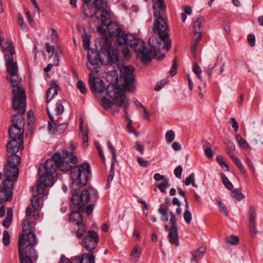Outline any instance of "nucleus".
I'll return each instance as SVG.
<instances>
[{
    "mask_svg": "<svg viewBox=\"0 0 263 263\" xmlns=\"http://www.w3.org/2000/svg\"><path fill=\"white\" fill-rule=\"evenodd\" d=\"M90 174V166L88 163L82 166L74 167L71 172L72 197L71 201L73 204L71 206L70 221L77 224L83 222L82 213L85 211V205L90 200L95 201L98 197L96 190L93 187L83 190L79 194L81 186L86 185Z\"/></svg>",
    "mask_w": 263,
    "mask_h": 263,
    "instance_id": "1",
    "label": "nucleus"
},
{
    "mask_svg": "<svg viewBox=\"0 0 263 263\" xmlns=\"http://www.w3.org/2000/svg\"><path fill=\"white\" fill-rule=\"evenodd\" d=\"M78 162L77 157L71 152L64 150L62 156L59 153H54L51 159H47L44 164H41L39 168V174L41 175V181L45 185H53L54 184L53 174L58 168L62 171L66 172L72 170L77 166H82L83 164L72 167L69 164H76Z\"/></svg>",
    "mask_w": 263,
    "mask_h": 263,
    "instance_id": "2",
    "label": "nucleus"
},
{
    "mask_svg": "<svg viewBox=\"0 0 263 263\" xmlns=\"http://www.w3.org/2000/svg\"><path fill=\"white\" fill-rule=\"evenodd\" d=\"M12 108L19 114L13 116L11 122L12 125L9 128V135L12 139L23 140L24 118L23 115L26 111V97L25 91L17 86L15 81L12 80Z\"/></svg>",
    "mask_w": 263,
    "mask_h": 263,
    "instance_id": "3",
    "label": "nucleus"
},
{
    "mask_svg": "<svg viewBox=\"0 0 263 263\" xmlns=\"http://www.w3.org/2000/svg\"><path fill=\"white\" fill-rule=\"evenodd\" d=\"M149 44L150 49L145 47V42L143 40L136 38L130 33L126 34L124 37L120 39V45H129L135 52L141 54V60L144 64L151 62L157 55L161 49L166 48L164 40L159 36L151 37Z\"/></svg>",
    "mask_w": 263,
    "mask_h": 263,
    "instance_id": "4",
    "label": "nucleus"
},
{
    "mask_svg": "<svg viewBox=\"0 0 263 263\" xmlns=\"http://www.w3.org/2000/svg\"><path fill=\"white\" fill-rule=\"evenodd\" d=\"M100 53L97 51L89 49L87 58L91 65H98L99 63L103 65L117 64L119 61V50L111 45L108 37L102 39L100 42Z\"/></svg>",
    "mask_w": 263,
    "mask_h": 263,
    "instance_id": "5",
    "label": "nucleus"
},
{
    "mask_svg": "<svg viewBox=\"0 0 263 263\" xmlns=\"http://www.w3.org/2000/svg\"><path fill=\"white\" fill-rule=\"evenodd\" d=\"M31 223L26 219L22 223V233L20 234L18 241V259H22L25 255L37 253L34 247L37 243L35 234L30 229Z\"/></svg>",
    "mask_w": 263,
    "mask_h": 263,
    "instance_id": "6",
    "label": "nucleus"
},
{
    "mask_svg": "<svg viewBox=\"0 0 263 263\" xmlns=\"http://www.w3.org/2000/svg\"><path fill=\"white\" fill-rule=\"evenodd\" d=\"M21 161L18 155L7 157V162L4 166L3 173H0V179H4V185L12 184L16 182L18 175V165Z\"/></svg>",
    "mask_w": 263,
    "mask_h": 263,
    "instance_id": "7",
    "label": "nucleus"
},
{
    "mask_svg": "<svg viewBox=\"0 0 263 263\" xmlns=\"http://www.w3.org/2000/svg\"><path fill=\"white\" fill-rule=\"evenodd\" d=\"M154 15L156 18L154 23L153 31L157 33L160 37L162 38L165 42L166 49L168 51L171 48L172 41L170 39L168 33L167 31L168 29V26L165 19L161 13L160 9L156 7H153Z\"/></svg>",
    "mask_w": 263,
    "mask_h": 263,
    "instance_id": "8",
    "label": "nucleus"
},
{
    "mask_svg": "<svg viewBox=\"0 0 263 263\" xmlns=\"http://www.w3.org/2000/svg\"><path fill=\"white\" fill-rule=\"evenodd\" d=\"M6 44L8 45V46L3 47V52L5 53L4 58L6 62L7 70L10 74L9 76L6 77V79L10 83L12 92L13 88L11 84L12 80L15 81L17 86L25 91L22 87L19 86L18 81L12 78V77L17 76L18 71L17 63L13 61L15 50L12 42H7Z\"/></svg>",
    "mask_w": 263,
    "mask_h": 263,
    "instance_id": "9",
    "label": "nucleus"
},
{
    "mask_svg": "<svg viewBox=\"0 0 263 263\" xmlns=\"http://www.w3.org/2000/svg\"><path fill=\"white\" fill-rule=\"evenodd\" d=\"M114 80H111L110 84L106 87L107 95L114 101L115 104L118 107L123 106L124 104L128 99L124 93L121 92L122 89L119 86L118 77L117 75L114 78Z\"/></svg>",
    "mask_w": 263,
    "mask_h": 263,
    "instance_id": "10",
    "label": "nucleus"
},
{
    "mask_svg": "<svg viewBox=\"0 0 263 263\" xmlns=\"http://www.w3.org/2000/svg\"><path fill=\"white\" fill-rule=\"evenodd\" d=\"M99 241V236L98 234L94 231L89 230L81 243L87 251L92 252L97 248Z\"/></svg>",
    "mask_w": 263,
    "mask_h": 263,
    "instance_id": "11",
    "label": "nucleus"
},
{
    "mask_svg": "<svg viewBox=\"0 0 263 263\" xmlns=\"http://www.w3.org/2000/svg\"><path fill=\"white\" fill-rule=\"evenodd\" d=\"M23 140L11 139V140L7 142L6 145V149L8 153L7 157L17 155L16 153L20 150H23Z\"/></svg>",
    "mask_w": 263,
    "mask_h": 263,
    "instance_id": "12",
    "label": "nucleus"
},
{
    "mask_svg": "<svg viewBox=\"0 0 263 263\" xmlns=\"http://www.w3.org/2000/svg\"><path fill=\"white\" fill-rule=\"evenodd\" d=\"M134 72V68L131 66H126L124 67V82L125 88L132 91L134 90V87L133 84L134 83L135 79L133 73Z\"/></svg>",
    "mask_w": 263,
    "mask_h": 263,
    "instance_id": "13",
    "label": "nucleus"
},
{
    "mask_svg": "<svg viewBox=\"0 0 263 263\" xmlns=\"http://www.w3.org/2000/svg\"><path fill=\"white\" fill-rule=\"evenodd\" d=\"M107 31L110 36L117 37V41L120 44V38H123L125 36L126 34L119 27L118 25L114 22H110L106 26Z\"/></svg>",
    "mask_w": 263,
    "mask_h": 263,
    "instance_id": "14",
    "label": "nucleus"
},
{
    "mask_svg": "<svg viewBox=\"0 0 263 263\" xmlns=\"http://www.w3.org/2000/svg\"><path fill=\"white\" fill-rule=\"evenodd\" d=\"M89 83L91 90L93 92H103L105 90L103 81L96 77L92 72L89 73Z\"/></svg>",
    "mask_w": 263,
    "mask_h": 263,
    "instance_id": "15",
    "label": "nucleus"
},
{
    "mask_svg": "<svg viewBox=\"0 0 263 263\" xmlns=\"http://www.w3.org/2000/svg\"><path fill=\"white\" fill-rule=\"evenodd\" d=\"M14 185L7 184L4 185L3 183V186H0V204L11 201L12 197V190Z\"/></svg>",
    "mask_w": 263,
    "mask_h": 263,
    "instance_id": "16",
    "label": "nucleus"
},
{
    "mask_svg": "<svg viewBox=\"0 0 263 263\" xmlns=\"http://www.w3.org/2000/svg\"><path fill=\"white\" fill-rule=\"evenodd\" d=\"M168 238L171 244L177 247L179 245L178 239V230L177 227L172 226L169 229Z\"/></svg>",
    "mask_w": 263,
    "mask_h": 263,
    "instance_id": "17",
    "label": "nucleus"
},
{
    "mask_svg": "<svg viewBox=\"0 0 263 263\" xmlns=\"http://www.w3.org/2000/svg\"><path fill=\"white\" fill-rule=\"evenodd\" d=\"M47 114L48 115V117L50 119V120L51 122L53 124L54 126H55V132L58 134H61L64 132V131L66 130V129L68 127V124L67 123H61V124H57L55 122V120L54 119L53 116L49 112L48 108L47 107Z\"/></svg>",
    "mask_w": 263,
    "mask_h": 263,
    "instance_id": "18",
    "label": "nucleus"
},
{
    "mask_svg": "<svg viewBox=\"0 0 263 263\" xmlns=\"http://www.w3.org/2000/svg\"><path fill=\"white\" fill-rule=\"evenodd\" d=\"M75 260L77 263H95V258L92 253H86L81 256H77Z\"/></svg>",
    "mask_w": 263,
    "mask_h": 263,
    "instance_id": "19",
    "label": "nucleus"
},
{
    "mask_svg": "<svg viewBox=\"0 0 263 263\" xmlns=\"http://www.w3.org/2000/svg\"><path fill=\"white\" fill-rule=\"evenodd\" d=\"M83 13L86 17H91L96 15L98 10L92 4L83 5Z\"/></svg>",
    "mask_w": 263,
    "mask_h": 263,
    "instance_id": "20",
    "label": "nucleus"
},
{
    "mask_svg": "<svg viewBox=\"0 0 263 263\" xmlns=\"http://www.w3.org/2000/svg\"><path fill=\"white\" fill-rule=\"evenodd\" d=\"M59 86L57 84L50 87L46 92V103H49L51 100L58 94Z\"/></svg>",
    "mask_w": 263,
    "mask_h": 263,
    "instance_id": "21",
    "label": "nucleus"
},
{
    "mask_svg": "<svg viewBox=\"0 0 263 263\" xmlns=\"http://www.w3.org/2000/svg\"><path fill=\"white\" fill-rule=\"evenodd\" d=\"M249 212L250 219V228L251 229V231H254L255 228L256 212L254 206H250Z\"/></svg>",
    "mask_w": 263,
    "mask_h": 263,
    "instance_id": "22",
    "label": "nucleus"
},
{
    "mask_svg": "<svg viewBox=\"0 0 263 263\" xmlns=\"http://www.w3.org/2000/svg\"><path fill=\"white\" fill-rule=\"evenodd\" d=\"M38 258L37 253L33 252L32 254L24 256L22 259H18L20 263H34Z\"/></svg>",
    "mask_w": 263,
    "mask_h": 263,
    "instance_id": "23",
    "label": "nucleus"
},
{
    "mask_svg": "<svg viewBox=\"0 0 263 263\" xmlns=\"http://www.w3.org/2000/svg\"><path fill=\"white\" fill-rule=\"evenodd\" d=\"M205 252V249L203 247H200L195 251L192 253V261H197L200 259Z\"/></svg>",
    "mask_w": 263,
    "mask_h": 263,
    "instance_id": "24",
    "label": "nucleus"
},
{
    "mask_svg": "<svg viewBox=\"0 0 263 263\" xmlns=\"http://www.w3.org/2000/svg\"><path fill=\"white\" fill-rule=\"evenodd\" d=\"M92 4L97 10H105L108 5L107 0H94Z\"/></svg>",
    "mask_w": 263,
    "mask_h": 263,
    "instance_id": "25",
    "label": "nucleus"
},
{
    "mask_svg": "<svg viewBox=\"0 0 263 263\" xmlns=\"http://www.w3.org/2000/svg\"><path fill=\"white\" fill-rule=\"evenodd\" d=\"M204 21V18L203 16L199 17L194 23L193 31L194 34L200 32V29L203 26V23Z\"/></svg>",
    "mask_w": 263,
    "mask_h": 263,
    "instance_id": "26",
    "label": "nucleus"
},
{
    "mask_svg": "<svg viewBox=\"0 0 263 263\" xmlns=\"http://www.w3.org/2000/svg\"><path fill=\"white\" fill-rule=\"evenodd\" d=\"M110 15L109 13L105 10H102L101 14V20L103 26H106L111 21H110Z\"/></svg>",
    "mask_w": 263,
    "mask_h": 263,
    "instance_id": "27",
    "label": "nucleus"
},
{
    "mask_svg": "<svg viewBox=\"0 0 263 263\" xmlns=\"http://www.w3.org/2000/svg\"><path fill=\"white\" fill-rule=\"evenodd\" d=\"M77 225L78 226V228L76 231V236L78 238H81L86 233L87 229L86 226L83 222Z\"/></svg>",
    "mask_w": 263,
    "mask_h": 263,
    "instance_id": "28",
    "label": "nucleus"
},
{
    "mask_svg": "<svg viewBox=\"0 0 263 263\" xmlns=\"http://www.w3.org/2000/svg\"><path fill=\"white\" fill-rule=\"evenodd\" d=\"M158 212L163 216L162 220L167 222L168 220V209L164 207L163 204L160 205V208L158 209Z\"/></svg>",
    "mask_w": 263,
    "mask_h": 263,
    "instance_id": "29",
    "label": "nucleus"
},
{
    "mask_svg": "<svg viewBox=\"0 0 263 263\" xmlns=\"http://www.w3.org/2000/svg\"><path fill=\"white\" fill-rule=\"evenodd\" d=\"M235 139L238 142L239 145L242 149H246L249 147V145L247 143V141L241 137L239 135H236L235 136Z\"/></svg>",
    "mask_w": 263,
    "mask_h": 263,
    "instance_id": "30",
    "label": "nucleus"
},
{
    "mask_svg": "<svg viewBox=\"0 0 263 263\" xmlns=\"http://www.w3.org/2000/svg\"><path fill=\"white\" fill-rule=\"evenodd\" d=\"M221 177L222 183L225 187L229 190H232L233 188V185L232 183L229 181L227 176L223 173H221Z\"/></svg>",
    "mask_w": 263,
    "mask_h": 263,
    "instance_id": "31",
    "label": "nucleus"
},
{
    "mask_svg": "<svg viewBox=\"0 0 263 263\" xmlns=\"http://www.w3.org/2000/svg\"><path fill=\"white\" fill-rule=\"evenodd\" d=\"M216 161L220 165V166L223 168L224 169V171H229V167L228 165L225 162L223 157L219 155L216 157Z\"/></svg>",
    "mask_w": 263,
    "mask_h": 263,
    "instance_id": "32",
    "label": "nucleus"
},
{
    "mask_svg": "<svg viewBox=\"0 0 263 263\" xmlns=\"http://www.w3.org/2000/svg\"><path fill=\"white\" fill-rule=\"evenodd\" d=\"M184 183L186 185L192 184L193 187H197V185L195 182V174L194 173H191L189 176L186 178Z\"/></svg>",
    "mask_w": 263,
    "mask_h": 263,
    "instance_id": "33",
    "label": "nucleus"
},
{
    "mask_svg": "<svg viewBox=\"0 0 263 263\" xmlns=\"http://www.w3.org/2000/svg\"><path fill=\"white\" fill-rule=\"evenodd\" d=\"M52 185H45L41 181V175H40V179L37 182V186H36V190L37 193L39 194H42L44 193L45 191V187H50Z\"/></svg>",
    "mask_w": 263,
    "mask_h": 263,
    "instance_id": "34",
    "label": "nucleus"
},
{
    "mask_svg": "<svg viewBox=\"0 0 263 263\" xmlns=\"http://www.w3.org/2000/svg\"><path fill=\"white\" fill-rule=\"evenodd\" d=\"M115 161H112L108 176L107 177V185L111 182L115 176Z\"/></svg>",
    "mask_w": 263,
    "mask_h": 263,
    "instance_id": "35",
    "label": "nucleus"
},
{
    "mask_svg": "<svg viewBox=\"0 0 263 263\" xmlns=\"http://www.w3.org/2000/svg\"><path fill=\"white\" fill-rule=\"evenodd\" d=\"M232 193L233 197L237 199L238 201H240L245 197V196L241 193V190L239 189H235L232 192Z\"/></svg>",
    "mask_w": 263,
    "mask_h": 263,
    "instance_id": "36",
    "label": "nucleus"
},
{
    "mask_svg": "<svg viewBox=\"0 0 263 263\" xmlns=\"http://www.w3.org/2000/svg\"><path fill=\"white\" fill-rule=\"evenodd\" d=\"M33 208L36 210L40 206V198L37 195H34L31 200Z\"/></svg>",
    "mask_w": 263,
    "mask_h": 263,
    "instance_id": "37",
    "label": "nucleus"
},
{
    "mask_svg": "<svg viewBox=\"0 0 263 263\" xmlns=\"http://www.w3.org/2000/svg\"><path fill=\"white\" fill-rule=\"evenodd\" d=\"M101 105L104 109H107L111 107L112 102L105 97H103L101 99Z\"/></svg>",
    "mask_w": 263,
    "mask_h": 263,
    "instance_id": "38",
    "label": "nucleus"
},
{
    "mask_svg": "<svg viewBox=\"0 0 263 263\" xmlns=\"http://www.w3.org/2000/svg\"><path fill=\"white\" fill-rule=\"evenodd\" d=\"M217 202L220 209V211L225 214L226 216L228 215V211L227 208L224 203L222 202L220 198L217 199Z\"/></svg>",
    "mask_w": 263,
    "mask_h": 263,
    "instance_id": "39",
    "label": "nucleus"
},
{
    "mask_svg": "<svg viewBox=\"0 0 263 263\" xmlns=\"http://www.w3.org/2000/svg\"><path fill=\"white\" fill-rule=\"evenodd\" d=\"M175 137V133L172 130L167 131L165 134V139L168 143L173 142Z\"/></svg>",
    "mask_w": 263,
    "mask_h": 263,
    "instance_id": "40",
    "label": "nucleus"
},
{
    "mask_svg": "<svg viewBox=\"0 0 263 263\" xmlns=\"http://www.w3.org/2000/svg\"><path fill=\"white\" fill-rule=\"evenodd\" d=\"M239 238L237 236L235 235H231L228 237L227 238V242L229 243L232 245H236L238 243Z\"/></svg>",
    "mask_w": 263,
    "mask_h": 263,
    "instance_id": "41",
    "label": "nucleus"
},
{
    "mask_svg": "<svg viewBox=\"0 0 263 263\" xmlns=\"http://www.w3.org/2000/svg\"><path fill=\"white\" fill-rule=\"evenodd\" d=\"M177 71V60L176 58H175L172 62V65L171 69L169 71L170 74L172 76H174L176 74Z\"/></svg>",
    "mask_w": 263,
    "mask_h": 263,
    "instance_id": "42",
    "label": "nucleus"
},
{
    "mask_svg": "<svg viewBox=\"0 0 263 263\" xmlns=\"http://www.w3.org/2000/svg\"><path fill=\"white\" fill-rule=\"evenodd\" d=\"M3 242L5 246H7L9 245L10 242V237L8 232L6 230L3 232Z\"/></svg>",
    "mask_w": 263,
    "mask_h": 263,
    "instance_id": "43",
    "label": "nucleus"
},
{
    "mask_svg": "<svg viewBox=\"0 0 263 263\" xmlns=\"http://www.w3.org/2000/svg\"><path fill=\"white\" fill-rule=\"evenodd\" d=\"M107 146L112 154V161H115V162H116L117 161V155L115 147L112 145L111 142L109 141L107 142Z\"/></svg>",
    "mask_w": 263,
    "mask_h": 263,
    "instance_id": "44",
    "label": "nucleus"
},
{
    "mask_svg": "<svg viewBox=\"0 0 263 263\" xmlns=\"http://www.w3.org/2000/svg\"><path fill=\"white\" fill-rule=\"evenodd\" d=\"M141 254V250L140 248L136 246H135L130 252V256L138 259Z\"/></svg>",
    "mask_w": 263,
    "mask_h": 263,
    "instance_id": "45",
    "label": "nucleus"
},
{
    "mask_svg": "<svg viewBox=\"0 0 263 263\" xmlns=\"http://www.w3.org/2000/svg\"><path fill=\"white\" fill-rule=\"evenodd\" d=\"M64 110V106L60 103H57L56 104V107L55 108V111L57 116H60L62 115Z\"/></svg>",
    "mask_w": 263,
    "mask_h": 263,
    "instance_id": "46",
    "label": "nucleus"
},
{
    "mask_svg": "<svg viewBox=\"0 0 263 263\" xmlns=\"http://www.w3.org/2000/svg\"><path fill=\"white\" fill-rule=\"evenodd\" d=\"M169 186V182L168 179L165 180L162 183L158 184L157 187L160 190L162 193H165V188Z\"/></svg>",
    "mask_w": 263,
    "mask_h": 263,
    "instance_id": "47",
    "label": "nucleus"
},
{
    "mask_svg": "<svg viewBox=\"0 0 263 263\" xmlns=\"http://www.w3.org/2000/svg\"><path fill=\"white\" fill-rule=\"evenodd\" d=\"M77 86L82 93L85 94L86 93L87 89L85 87V84L82 81H78L77 83Z\"/></svg>",
    "mask_w": 263,
    "mask_h": 263,
    "instance_id": "48",
    "label": "nucleus"
},
{
    "mask_svg": "<svg viewBox=\"0 0 263 263\" xmlns=\"http://www.w3.org/2000/svg\"><path fill=\"white\" fill-rule=\"evenodd\" d=\"M192 214L190 210H185L183 214V218L185 221L187 223L190 224L192 220Z\"/></svg>",
    "mask_w": 263,
    "mask_h": 263,
    "instance_id": "49",
    "label": "nucleus"
},
{
    "mask_svg": "<svg viewBox=\"0 0 263 263\" xmlns=\"http://www.w3.org/2000/svg\"><path fill=\"white\" fill-rule=\"evenodd\" d=\"M168 80L167 79H163L160 81L158 84H157L155 87V90L156 91L160 90L163 88L167 83Z\"/></svg>",
    "mask_w": 263,
    "mask_h": 263,
    "instance_id": "50",
    "label": "nucleus"
},
{
    "mask_svg": "<svg viewBox=\"0 0 263 263\" xmlns=\"http://www.w3.org/2000/svg\"><path fill=\"white\" fill-rule=\"evenodd\" d=\"M90 38H89V36L86 35L84 37L83 41V48L84 49H88L89 50V47L90 46Z\"/></svg>",
    "mask_w": 263,
    "mask_h": 263,
    "instance_id": "51",
    "label": "nucleus"
},
{
    "mask_svg": "<svg viewBox=\"0 0 263 263\" xmlns=\"http://www.w3.org/2000/svg\"><path fill=\"white\" fill-rule=\"evenodd\" d=\"M248 44L251 47H254L255 44V37L253 34H250L248 36Z\"/></svg>",
    "mask_w": 263,
    "mask_h": 263,
    "instance_id": "52",
    "label": "nucleus"
},
{
    "mask_svg": "<svg viewBox=\"0 0 263 263\" xmlns=\"http://www.w3.org/2000/svg\"><path fill=\"white\" fill-rule=\"evenodd\" d=\"M182 173V167L181 165H179L175 168L174 170V174L177 178L180 179Z\"/></svg>",
    "mask_w": 263,
    "mask_h": 263,
    "instance_id": "53",
    "label": "nucleus"
},
{
    "mask_svg": "<svg viewBox=\"0 0 263 263\" xmlns=\"http://www.w3.org/2000/svg\"><path fill=\"white\" fill-rule=\"evenodd\" d=\"M83 146L86 147L88 145V136L87 132H85L82 134Z\"/></svg>",
    "mask_w": 263,
    "mask_h": 263,
    "instance_id": "54",
    "label": "nucleus"
},
{
    "mask_svg": "<svg viewBox=\"0 0 263 263\" xmlns=\"http://www.w3.org/2000/svg\"><path fill=\"white\" fill-rule=\"evenodd\" d=\"M12 221V218L6 217L3 221V226L5 228L7 229L10 226Z\"/></svg>",
    "mask_w": 263,
    "mask_h": 263,
    "instance_id": "55",
    "label": "nucleus"
},
{
    "mask_svg": "<svg viewBox=\"0 0 263 263\" xmlns=\"http://www.w3.org/2000/svg\"><path fill=\"white\" fill-rule=\"evenodd\" d=\"M169 214H170L171 216L170 222L172 224V226L177 227V220L175 214L172 212H170Z\"/></svg>",
    "mask_w": 263,
    "mask_h": 263,
    "instance_id": "56",
    "label": "nucleus"
},
{
    "mask_svg": "<svg viewBox=\"0 0 263 263\" xmlns=\"http://www.w3.org/2000/svg\"><path fill=\"white\" fill-rule=\"evenodd\" d=\"M229 122L231 123L232 126L234 128V130L236 132L237 131L239 128V126L235 119L234 118H231L230 119Z\"/></svg>",
    "mask_w": 263,
    "mask_h": 263,
    "instance_id": "57",
    "label": "nucleus"
},
{
    "mask_svg": "<svg viewBox=\"0 0 263 263\" xmlns=\"http://www.w3.org/2000/svg\"><path fill=\"white\" fill-rule=\"evenodd\" d=\"M121 51L125 59H128L130 57V51L128 48H123Z\"/></svg>",
    "mask_w": 263,
    "mask_h": 263,
    "instance_id": "58",
    "label": "nucleus"
},
{
    "mask_svg": "<svg viewBox=\"0 0 263 263\" xmlns=\"http://www.w3.org/2000/svg\"><path fill=\"white\" fill-rule=\"evenodd\" d=\"M135 148L140 152V153L141 154H143L144 153V147L142 145L140 144V143L138 141H137L135 143Z\"/></svg>",
    "mask_w": 263,
    "mask_h": 263,
    "instance_id": "59",
    "label": "nucleus"
},
{
    "mask_svg": "<svg viewBox=\"0 0 263 263\" xmlns=\"http://www.w3.org/2000/svg\"><path fill=\"white\" fill-rule=\"evenodd\" d=\"M235 164L237 166V167L238 168V169L240 171V172L242 174H246V170H245L243 165H242V163L240 161V160H239L238 162L236 163Z\"/></svg>",
    "mask_w": 263,
    "mask_h": 263,
    "instance_id": "60",
    "label": "nucleus"
},
{
    "mask_svg": "<svg viewBox=\"0 0 263 263\" xmlns=\"http://www.w3.org/2000/svg\"><path fill=\"white\" fill-rule=\"evenodd\" d=\"M227 153L229 155V156L231 158V159L233 160L235 164L238 162L240 160L238 158V157L235 155V154L230 151H227Z\"/></svg>",
    "mask_w": 263,
    "mask_h": 263,
    "instance_id": "61",
    "label": "nucleus"
},
{
    "mask_svg": "<svg viewBox=\"0 0 263 263\" xmlns=\"http://www.w3.org/2000/svg\"><path fill=\"white\" fill-rule=\"evenodd\" d=\"M204 154L209 159H211L213 157V153L211 148H206L204 149Z\"/></svg>",
    "mask_w": 263,
    "mask_h": 263,
    "instance_id": "62",
    "label": "nucleus"
},
{
    "mask_svg": "<svg viewBox=\"0 0 263 263\" xmlns=\"http://www.w3.org/2000/svg\"><path fill=\"white\" fill-rule=\"evenodd\" d=\"M154 178L156 181H160L162 180L163 181H165V180H167V179L164 176L160 175L159 173H156L154 175Z\"/></svg>",
    "mask_w": 263,
    "mask_h": 263,
    "instance_id": "63",
    "label": "nucleus"
},
{
    "mask_svg": "<svg viewBox=\"0 0 263 263\" xmlns=\"http://www.w3.org/2000/svg\"><path fill=\"white\" fill-rule=\"evenodd\" d=\"M138 162L139 163V164L144 167H146L148 165V162L147 161H145L143 159L142 157H139L138 158Z\"/></svg>",
    "mask_w": 263,
    "mask_h": 263,
    "instance_id": "64",
    "label": "nucleus"
}]
</instances>
